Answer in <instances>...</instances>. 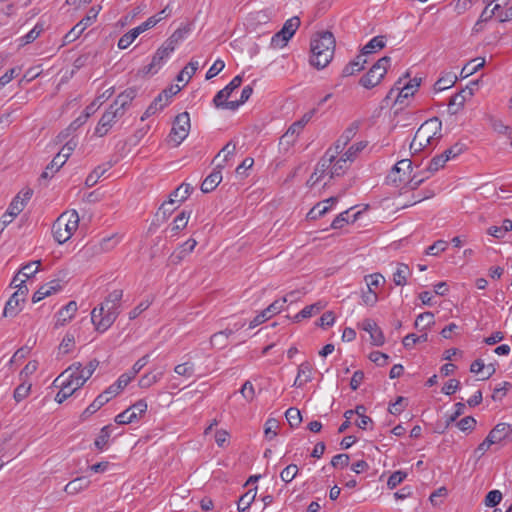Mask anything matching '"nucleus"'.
Listing matches in <instances>:
<instances>
[{
    "label": "nucleus",
    "mask_w": 512,
    "mask_h": 512,
    "mask_svg": "<svg viewBox=\"0 0 512 512\" xmlns=\"http://www.w3.org/2000/svg\"><path fill=\"white\" fill-rule=\"evenodd\" d=\"M122 297L123 290H113L99 306L92 310L91 321L96 331L104 333L113 325L120 313L119 308Z\"/></svg>",
    "instance_id": "obj_1"
},
{
    "label": "nucleus",
    "mask_w": 512,
    "mask_h": 512,
    "mask_svg": "<svg viewBox=\"0 0 512 512\" xmlns=\"http://www.w3.org/2000/svg\"><path fill=\"white\" fill-rule=\"evenodd\" d=\"M310 64L317 68H325L333 59L335 38L330 31H321L313 35L310 42Z\"/></svg>",
    "instance_id": "obj_2"
},
{
    "label": "nucleus",
    "mask_w": 512,
    "mask_h": 512,
    "mask_svg": "<svg viewBox=\"0 0 512 512\" xmlns=\"http://www.w3.org/2000/svg\"><path fill=\"white\" fill-rule=\"evenodd\" d=\"M441 121L438 118H432L425 121L416 131L410 144V149L414 152L421 151L431 145L434 140L441 137Z\"/></svg>",
    "instance_id": "obj_3"
},
{
    "label": "nucleus",
    "mask_w": 512,
    "mask_h": 512,
    "mask_svg": "<svg viewBox=\"0 0 512 512\" xmlns=\"http://www.w3.org/2000/svg\"><path fill=\"white\" fill-rule=\"evenodd\" d=\"M79 225V215L76 210L62 213L52 225V234L59 244L68 241Z\"/></svg>",
    "instance_id": "obj_4"
},
{
    "label": "nucleus",
    "mask_w": 512,
    "mask_h": 512,
    "mask_svg": "<svg viewBox=\"0 0 512 512\" xmlns=\"http://www.w3.org/2000/svg\"><path fill=\"white\" fill-rule=\"evenodd\" d=\"M390 64L391 58L389 56L380 58L376 63L373 64L369 71L360 78L359 84L366 89H372L376 87L381 83L387 74Z\"/></svg>",
    "instance_id": "obj_5"
},
{
    "label": "nucleus",
    "mask_w": 512,
    "mask_h": 512,
    "mask_svg": "<svg viewBox=\"0 0 512 512\" xmlns=\"http://www.w3.org/2000/svg\"><path fill=\"white\" fill-rule=\"evenodd\" d=\"M190 130V116L188 112H182L175 117L171 132L169 134L170 141L175 146L180 145L188 136Z\"/></svg>",
    "instance_id": "obj_6"
},
{
    "label": "nucleus",
    "mask_w": 512,
    "mask_h": 512,
    "mask_svg": "<svg viewBox=\"0 0 512 512\" xmlns=\"http://www.w3.org/2000/svg\"><path fill=\"white\" fill-rule=\"evenodd\" d=\"M124 114L125 113H123L122 110L111 104L100 118L95 128V135L99 137L105 136L113 124L116 123V121L120 119Z\"/></svg>",
    "instance_id": "obj_7"
},
{
    "label": "nucleus",
    "mask_w": 512,
    "mask_h": 512,
    "mask_svg": "<svg viewBox=\"0 0 512 512\" xmlns=\"http://www.w3.org/2000/svg\"><path fill=\"white\" fill-rule=\"evenodd\" d=\"M145 400H138L136 403L125 409L115 417V422L119 425L129 424L142 418L147 411Z\"/></svg>",
    "instance_id": "obj_8"
},
{
    "label": "nucleus",
    "mask_w": 512,
    "mask_h": 512,
    "mask_svg": "<svg viewBox=\"0 0 512 512\" xmlns=\"http://www.w3.org/2000/svg\"><path fill=\"white\" fill-rule=\"evenodd\" d=\"M286 303H287V297H283V298L275 300L266 309H264L261 313L256 315L253 318V320L250 321L249 328L253 329V328L257 327L258 325L267 321L273 315L280 313L283 310L284 305Z\"/></svg>",
    "instance_id": "obj_9"
},
{
    "label": "nucleus",
    "mask_w": 512,
    "mask_h": 512,
    "mask_svg": "<svg viewBox=\"0 0 512 512\" xmlns=\"http://www.w3.org/2000/svg\"><path fill=\"white\" fill-rule=\"evenodd\" d=\"M99 9L92 7L87 16L77 23L64 37L66 42H73L80 37L83 31L95 21Z\"/></svg>",
    "instance_id": "obj_10"
},
{
    "label": "nucleus",
    "mask_w": 512,
    "mask_h": 512,
    "mask_svg": "<svg viewBox=\"0 0 512 512\" xmlns=\"http://www.w3.org/2000/svg\"><path fill=\"white\" fill-rule=\"evenodd\" d=\"M336 155L332 153V149H328L325 155L320 159L314 169V175H317L312 185H316L324 175L329 174L331 170V164L335 161Z\"/></svg>",
    "instance_id": "obj_11"
},
{
    "label": "nucleus",
    "mask_w": 512,
    "mask_h": 512,
    "mask_svg": "<svg viewBox=\"0 0 512 512\" xmlns=\"http://www.w3.org/2000/svg\"><path fill=\"white\" fill-rule=\"evenodd\" d=\"M493 444H499L512 437V426L508 423H498L487 435Z\"/></svg>",
    "instance_id": "obj_12"
},
{
    "label": "nucleus",
    "mask_w": 512,
    "mask_h": 512,
    "mask_svg": "<svg viewBox=\"0 0 512 512\" xmlns=\"http://www.w3.org/2000/svg\"><path fill=\"white\" fill-rule=\"evenodd\" d=\"M360 124L358 121L352 122L342 133L335 143L333 152L335 155L341 153L346 145L354 138L357 131L359 130Z\"/></svg>",
    "instance_id": "obj_13"
},
{
    "label": "nucleus",
    "mask_w": 512,
    "mask_h": 512,
    "mask_svg": "<svg viewBox=\"0 0 512 512\" xmlns=\"http://www.w3.org/2000/svg\"><path fill=\"white\" fill-rule=\"evenodd\" d=\"M242 81V76L237 75L223 89L218 91L213 98L214 106H219L218 103L227 100L232 92L241 86Z\"/></svg>",
    "instance_id": "obj_14"
},
{
    "label": "nucleus",
    "mask_w": 512,
    "mask_h": 512,
    "mask_svg": "<svg viewBox=\"0 0 512 512\" xmlns=\"http://www.w3.org/2000/svg\"><path fill=\"white\" fill-rule=\"evenodd\" d=\"M223 165L218 163L216 168L204 179L201 184V191L203 193L212 192L222 181L221 169Z\"/></svg>",
    "instance_id": "obj_15"
},
{
    "label": "nucleus",
    "mask_w": 512,
    "mask_h": 512,
    "mask_svg": "<svg viewBox=\"0 0 512 512\" xmlns=\"http://www.w3.org/2000/svg\"><path fill=\"white\" fill-rule=\"evenodd\" d=\"M172 53L170 50H166L165 46L162 44L161 47H159L152 57V61L149 65L145 66L143 71L146 74H154L158 71V69L161 67L163 62L169 57V55Z\"/></svg>",
    "instance_id": "obj_16"
},
{
    "label": "nucleus",
    "mask_w": 512,
    "mask_h": 512,
    "mask_svg": "<svg viewBox=\"0 0 512 512\" xmlns=\"http://www.w3.org/2000/svg\"><path fill=\"white\" fill-rule=\"evenodd\" d=\"M362 329L370 334L371 342L375 346H381L385 342L382 330L378 327L375 321L365 319L362 322Z\"/></svg>",
    "instance_id": "obj_17"
},
{
    "label": "nucleus",
    "mask_w": 512,
    "mask_h": 512,
    "mask_svg": "<svg viewBox=\"0 0 512 512\" xmlns=\"http://www.w3.org/2000/svg\"><path fill=\"white\" fill-rule=\"evenodd\" d=\"M466 95H473L472 88L467 87L466 89H463L462 91L456 93L450 98L448 103V112L451 115L457 114L460 111V109L463 108L464 103L466 101Z\"/></svg>",
    "instance_id": "obj_18"
},
{
    "label": "nucleus",
    "mask_w": 512,
    "mask_h": 512,
    "mask_svg": "<svg viewBox=\"0 0 512 512\" xmlns=\"http://www.w3.org/2000/svg\"><path fill=\"white\" fill-rule=\"evenodd\" d=\"M194 188L188 184V183H182L179 187H177L171 194L168 202L163 203V208L165 209V206L167 205H174L176 202H183L185 201Z\"/></svg>",
    "instance_id": "obj_19"
},
{
    "label": "nucleus",
    "mask_w": 512,
    "mask_h": 512,
    "mask_svg": "<svg viewBox=\"0 0 512 512\" xmlns=\"http://www.w3.org/2000/svg\"><path fill=\"white\" fill-rule=\"evenodd\" d=\"M190 25H182L163 43L166 50L174 51L177 44L184 40L190 32Z\"/></svg>",
    "instance_id": "obj_20"
},
{
    "label": "nucleus",
    "mask_w": 512,
    "mask_h": 512,
    "mask_svg": "<svg viewBox=\"0 0 512 512\" xmlns=\"http://www.w3.org/2000/svg\"><path fill=\"white\" fill-rule=\"evenodd\" d=\"M137 96V89L134 87H129L120 93L114 102L112 103L118 109L122 110L123 113L126 112V109L129 107L133 99Z\"/></svg>",
    "instance_id": "obj_21"
},
{
    "label": "nucleus",
    "mask_w": 512,
    "mask_h": 512,
    "mask_svg": "<svg viewBox=\"0 0 512 512\" xmlns=\"http://www.w3.org/2000/svg\"><path fill=\"white\" fill-rule=\"evenodd\" d=\"M130 382L131 376L123 373L112 385L103 391V394L106 395L110 401L112 398L117 396Z\"/></svg>",
    "instance_id": "obj_22"
},
{
    "label": "nucleus",
    "mask_w": 512,
    "mask_h": 512,
    "mask_svg": "<svg viewBox=\"0 0 512 512\" xmlns=\"http://www.w3.org/2000/svg\"><path fill=\"white\" fill-rule=\"evenodd\" d=\"M312 370L313 367L308 361L301 363L298 367L297 377L293 386L302 387L307 382H310L312 380Z\"/></svg>",
    "instance_id": "obj_23"
},
{
    "label": "nucleus",
    "mask_w": 512,
    "mask_h": 512,
    "mask_svg": "<svg viewBox=\"0 0 512 512\" xmlns=\"http://www.w3.org/2000/svg\"><path fill=\"white\" fill-rule=\"evenodd\" d=\"M78 306L76 301L68 302L60 311L57 313L56 326H63L66 322L71 320L74 314L77 312Z\"/></svg>",
    "instance_id": "obj_24"
},
{
    "label": "nucleus",
    "mask_w": 512,
    "mask_h": 512,
    "mask_svg": "<svg viewBox=\"0 0 512 512\" xmlns=\"http://www.w3.org/2000/svg\"><path fill=\"white\" fill-rule=\"evenodd\" d=\"M366 63V59L364 55L361 53L357 55L352 61H350L342 70V77H349L354 75L356 72L364 69V65Z\"/></svg>",
    "instance_id": "obj_25"
},
{
    "label": "nucleus",
    "mask_w": 512,
    "mask_h": 512,
    "mask_svg": "<svg viewBox=\"0 0 512 512\" xmlns=\"http://www.w3.org/2000/svg\"><path fill=\"white\" fill-rule=\"evenodd\" d=\"M90 483L91 481L87 477H77L66 484L64 491L67 494L75 495L80 491L87 489Z\"/></svg>",
    "instance_id": "obj_26"
},
{
    "label": "nucleus",
    "mask_w": 512,
    "mask_h": 512,
    "mask_svg": "<svg viewBox=\"0 0 512 512\" xmlns=\"http://www.w3.org/2000/svg\"><path fill=\"white\" fill-rule=\"evenodd\" d=\"M169 101L165 99L163 96L158 94V96L152 101V103L147 107L143 115L141 116V121L149 118L150 116L156 114L157 112L163 110Z\"/></svg>",
    "instance_id": "obj_27"
},
{
    "label": "nucleus",
    "mask_w": 512,
    "mask_h": 512,
    "mask_svg": "<svg viewBox=\"0 0 512 512\" xmlns=\"http://www.w3.org/2000/svg\"><path fill=\"white\" fill-rule=\"evenodd\" d=\"M66 163L65 159L63 160L62 155H56L52 161L46 166L45 170L40 175L39 180H48L50 179L55 172H57L64 164Z\"/></svg>",
    "instance_id": "obj_28"
},
{
    "label": "nucleus",
    "mask_w": 512,
    "mask_h": 512,
    "mask_svg": "<svg viewBox=\"0 0 512 512\" xmlns=\"http://www.w3.org/2000/svg\"><path fill=\"white\" fill-rule=\"evenodd\" d=\"M315 113V109H312L305 113L302 118L296 122H294L285 133V137H288L289 135H298L302 129L309 123V121L312 119L313 115Z\"/></svg>",
    "instance_id": "obj_29"
},
{
    "label": "nucleus",
    "mask_w": 512,
    "mask_h": 512,
    "mask_svg": "<svg viewBox=\"0 0 512 512\" xmlns=\"http://www.w3.org/2000/svg\"><path fill=\"white\" fill-rule=\"evenodd\" d=\"M386 45L385 36L379 35L373 37L361 50V53L366 56L368 54L377 52L383 49Z\"/></svg>",
    "instance_id": "obj_30"
},
{
    "label": "nucleus",
    "mask_w": 512,
    "mask_h": 512,
    "mask_svg": "<svg viewBox=\"0 0 512 512\" xmlns=\"http://www.w3.org/2000/svg\"><path fill=\"white\" fill-rule=\"evenodd\" d=\"M109 402V399L106 395L99 394L94 401L83 411L81 418L83 420L87 419L89 416L97 412L102 406Z\"/></svg>",
    "instance_id": "obj_31"
},
{
    "label": "nucleus",
    "mask_w": 512,
    "mask_h": 512,
    "mask_svg": "<svg viewBox=\"0 0 512 512\" xmlns=\"http://www.w3.org/2000/svg\"><path fill=\"white\" fill-rule=\"evenodd\" d=\"M420 79L414 78L411 79L408 83L403 84L401 87H397V90H400L399 94H397V102H402L401 98H408L410 95H413L416 89L420 86Z\"/></svg>",
    "instance_id": "obj_32"
},
{
    "label": "nucleus",
    "mask_w": 512,
    "mask_h": 512,
    "mask_svg": "<svg viewBox=\"0 0 512 512\" xmlns=\"http://www.w3.org/2000/svg\"><path fill=\"white\" fill-rule=\"evenodd\" d=\"M411 274L410 268L407 264L398 263L395 272L393 273V282L397 286H404L407 283V277Z\"/></svg>",
    "instance_id": "obj_33"
},
{
    "label": "nucleus",
    "mask_w": 512,
    "mask_h": 512,
    "mask_svg": "<svg viewBox=\"0 0 512 512\" xmlns=\"http://www.w3.org/2000/svg\"><path fill=\"white\" fill-rule=\"evenodd\" d=\"M60 391L56 394L55 401L59 404L63 403L66 399H68L71 395L74 394L75 385H73L68 380L64 379L60 384Z\"/></svg>",
    "instance_id": "obj_34"
},
{
    "label": "nucleus",
    "mask_w": 512,
    "mask_h": 512,
    "mask_svg": "<svg viewBox=\"0 0 512 512\" xmlns=\"http://www.w3.org/2000/svg\"><path fill=\"white\" fill-rule=\"evenodd\" d=\"M349 212H350V209L340 213L331 223V228L332 229H341L345 224L349 223V222H355L359 215L361 214L360 211L356 212L353 214L352 216V219L350 220V217H349Z\"/></svg>",
    "instance_id": "obj_35"
},
{
    "label": "nucleus",
    "mask_w": 512,
    "mask_h": 512,
    "mask_svg": "<svg viewBox=\"0 0 512 512\" xmlns=\"http://www.w3.org/2000/svg\"><path fill=\"white\" fill-rule=\"evenodd\" d=\"M111 168V164L99 165L97 166L86 178L85 185L87 187H93L101 176H103L109 169Z\"/></svg>",
    "instance_id": "obj_36"
},
{
    "label": "nucleus",
    "mask_w": 512,
    "mask_h": 512,
    "mask_svg": "<svg viewBox=\"0 0 512 512\" xmlns=\"http://www.w3.org/2000/svg\"><path fill=\"white\" fill-rule=\"evenodd\" d=\"M257 494V487L253 489H249L245 494H243L238 503H237V509L239 512H245L251 504L255 501Z\"/></svg>",
    "instance_id": "obj_37"
},
{
    "label": "nucleus",
    "mask_w": 512,
    "mask_h": 512,
    "mask_svg": "<svg viewBox=\"0 0 512 512\" xmlns=\"http://www.w3.org/2000/svg\"><path fill=\"white\" fill-rule=\"evenodd\" d=\"M20 303H23L21 300H19L17 297H14L11 295V297L8 299V301L5 304L4 310H3V316L4 317H15L20 311Z\"/></svg>",
    "instance_id": "obj_38"
},
{
    "label": "nucleus",
    "mask_w": 512,
    "mask_h": 512,
    "mask_svg": "<svg viewBox=\"0 0 512 512\" xmlns=\"http://www.w3.org/2000/svg\"><path fill=\"white\" fill-rule=\"evenodd\" d=\"M112 428L113 426L111 424L101 428L99 435L94 441V445L98 450L102 451L107 446Z\"/></svg>",
    "instance_id": "obj_39"
},
{
    "label": "nucleus",
    "mask_w": 512,
    "mask_h": 512,
    "mask_svg": "<svg viewBox=\"0 0 512 512\" xmlns=\"http://www.w3.org/2000/svg\"><path fill=\"white\" fill-rule=\"evenodd\" d=\"M44 31V24L43 23H37L33 29H31L26 35L22 36L20 41V46H25L27 44H30L34 42Z\"/></svg>",
    "instance_id": "obj_40"
},
{
    "label": "nucleus",
    "mask_w": 512,
    "mask_h": 512,
    "mask_svg": "<svg viewBox=\"0 0 512 512\" xmlns=\"http://www.w3.org/2000/svg\"><path fill=\"white\" fill-rule=\"evenodd\" d=\"M510 230H512V221L510 219H505L501 226H491L487 232L489 235L500 239L503 238Z\"/></svg>",
    "instance_id": "obj_41"
},
{
    "label": "nucleus",
    "mask_w": 512,
    "mask_h": 512,
    "mask_svg": "<svg viewBox=\"0 0 512 512\" xmlns=\"http://www.w3.org/2000/svg\"><path fill=\"white\" fill-rule=\"evenodd\" d=\"M349 160L343 155L335 163L331 164L330 178L341 176L348 169Z\"/></svg>",
    "instance_id": "obj_42"
},
{
    "label": "nucleus",
    "mask_w": 512,
    "mask_h": 512,
    "mask_svg": "<svg viewBox=\"0 0 512 512\" xmlns=\"http://www.w3.org/2000/svg\"><path fill=\"white\" fill-rule=\"evenodd\" d=\"M435 323L434 314L432 312H424L417 316L414 326L417 329L424 330Z\"/></svg>",
    "instance_id": "obj_43"
},
{
    "label": "nucleus",
    "mask_w": 512,
    "mask_h": 512,
    "mask_svg": "<svg viewBox=\"0 0 512 512\" xmlns=\"http://www.w3.org/2000/svg\"><path fill=\"white\" fill-rule=\"evenodd\" d=\"M485 64V60L483 58H475L468 62L461 71V75L463 77H468L475 72H477L481 67Z\"/></svg>",
    "instance_id": "obj_44"
},
{
    "label": "nucleus",
    "mask_w": 512,
    "mask_h": 512,
    "mask_svg": "<svg viewBox=\"0 0 512 512\" xmlns=\"http://www.w3.org/2000/svg\"><path fill=\"white\" fill-rule=\"evenodd\" d=\"M199 68V62L191 60L179 73L177 76V81L181 82L185 80L186 83L191 79V77L195 74L197 69Z\"/></svg>",
    "instance_id": "obj_45"
},
{
    "label": "nucleus",
    "mask_w": 512,
    "mask_h": 512,
    "mask_svg": "<svg viewBox=\"0 0 512 512\" xmlns=\"http://www.w3.org/2000/svg\"><path fill=\"white\" fill-rule=\"evenodd\" d=\"M285 417L291 428H296L302 422L301 412L296 407H290L285 412Z\"/></svg>",
    "instance_id": "obj_46"
},
{
    "label": "nucleus",
    "mask_w": 512,
    "mask_h": 512,
    "mask_svg": "<svg viewBox=\"0 0 512 512\" xmlns=\"http://www.w3.org/2000/svg\"><path fill=\"white\" fill-rule=\"evenodd\" d=\"M140 35V32L135 27L131 29L129 32L125 33L118 41V48L119 49H126L128 48L133 41Z\"/></svg>",
    "instance_id": "obj_47"
},
{
    "label": "nucleus",
    "mask_w": 512,
    "mask_h": 512,
    "mask_svg": "<svg viewBox=\"0 0 512 512\" xmlns=\"http://www.w3.org/2000/svg\"><path fill=\"white\" fill-rule=\"evenodd\" d=\"M300 18L297 16L291 17L290 19L286 20L282 27V33L286 34L288 37L292 38L297 29L300 26Z\"/></svg>",
    "instance_id": "obj_48"
},
{
    "label": "nucleus",
    "mask_w": 512,
    "mask_h": 512,
    "mask_svg": "<svg viewBox=\"0 0 512 512\" xmlns=\"http://www.w3.org/2000/svg\"><path fill=\"white\" fill-rule=\"evenodd\" d=\"M97 106L96 102H92L85 108V114L83 116L78 117L73 123H71L70 128L77 129L82 124L86 122V120L96 112Z\"/></svg>",
    "instance_id": "obj_49"
},
{
    "label": "nucleus",
    "mask_w": 512,
    "mask_h": 512,
    "mask_svg": "<svg viewBox=\"0 0 512 512\" xmlns=\"http://www.w3.org/2000/svg\"><path fill=\"white\" fill-rule=\"evenodd\" d=\"M31 387H32L31 383L23 382V383L19 384L15 388L14 393H13V397H14L15 401L21 402L22 400H24L29 395V393L31 391Z\"/></svg>",
    "instance_id": "obj_50"
},
{
    "label": "nucleus",
    "mask_w": 512,
    "mask_h": 512,
    "mask_svg": "<svg viewBox=\"0 0 512 512\" xmlns=\"http://www.w3.org/2000/svg\"><path fill=\"white\" fill-rule=\"evenodd\" d=\"M455 81L456 76L448 74L437 80V82L434 84V90L439 92L448 89L454 85Z\"/></svg>",
    "instance_id": "obj_51"
},
{
    "label": "nucleus",
    "mask_w": 512,
    "mask_h": 512,
    "mask_svg": "<svg viewBox=\"0 0 512 512\" xmlns=\"http://www.w3.org/2000/svg\"><path fill=\"white\" fill-rule=\"evenodd\" d=\"M466 150V145L462 142H457L454 145H452L450 148L446 149L442 155L444 158H447V161L450 159H454L458 155H460L462 152Z\"/></svg>",
    "instance_id": "obj_52"
},
{
    "label": "nucleus",
    "mask_w": 512,
    "mask_h": 512,
    "mask_svg": "<svg viewBox=\"0 0 512 512\" xmlns=\"http://www.w3.org/2000/svg\"><path fill=\"white\" fill-rule=\"evenodd\" d=\"M189 215L190 213L187 214L185 211L179 213L172 223L171 230L175 233L183 230L187 226Z\"/></svg>",
    "instance_id": "obj_53"
},
{
    "label": "nucleus",
    "mask_w": 512,
    "mask_h": 512,
    "mask_svg": "<svg viewBox=\"0 0 512 512\" xmlns=\"http://www.w3.org/2000/svg\"><path fill=\"white\" fill-rule=\"evenodd\" d=\"M331 206L324 205V203H317L307 214V217L311 220L318 219L325 215Z\"/></svg>",
    "instance_id": "obj_54"
},
{
    "label": "nucleus",
    "mask_w": 512,
    "mask_h": 512,
    "mask_svg": "<svg viewBox=\"0 0 512 512\" xmlns=\"http://www.w3.org/2000/svg\"><path fill=\"white\" fill-rule=\"evenodd\" d=\"M174 372L179 376L191 377L194 375L195 372L194 364L189 361L182 364H178L177 366H175Z\"/></svg>",
    "instance_id": "obj_55"
},
{
    "label": "nucleus",
    "mask_w": 512,
    "mask_h": 512,
    "mask_svg": "<svg viewBox=\"0 0 512 512\" xmlns=\"http://www.w3.org/2000/svg\"><path fill=\"white\" fill-rule=\"evenodd\" d=\"M297 474H298L297 465L290 464L281 471L280 478L282 481L289 483L297 476Z\"/></svg>",
    "instance_id": "obj_56"
},
{
    "label": "nucleus",
    "mask_w": 512,
    "mask_h": 512,
    "mask_svg": "<svg viewBox=\"0 0 512 512\" xmlns=\"http://www.w3.org/2000/svg\"><path fill=\"white\" fill-rule=\"evenodd\" d=\"M365 282L369 290H374V288H377L381 284H383L385 282V279L380 273H374L365 276Z\"/></svg>",
    "instance_id": "obj_57"
},
{
    "label": "nucleus",
    "mask_w": 512,
    "mask_h": 512,
    "mask_svg": "<svg viewBox=\"0 0 512 512\" xmlns=\"http://www.w3.org/2000/svg\"><path fill=\"white\" fill-rule=\"evenodd\" d=\"M24 201H20V193L12 200L6 212L9 213L12 218H15L23 209Z\"/></svg>",
    "instance_id": "obj_58"
},
{
    "label": "nucleus",
    "mask_w": 512,
    "mask_h": 512,
    "mask_svg": "<svg viewBox=\"0 0 512 512\" xmlns=\"http://www.w3.org/2000/svg\"><path fill=\"white\" fill-rule=\"evenodd\" d=\"M162 373L152 374L146 373L139 379L140 388H149L160 379Z\"/></svg>",
    "instance_id": "obj_59"
},
{
    "label": "nucleus",
    "mask_w": 512,
    "mask_h": 512,
    "mask_svg": "<svg viewBox=\"0 0 512 512\" xmlns=\"http://www.w3.org/2000/svg\"><path fill=\"white\" fill-rule=\"evenodd\" d=\"M502 500V493L499 490H491L485 497L484 504L487 507H495Z\"/></svg>",
    "instance_id": "obj_60"
},
{
    "label": "nucleus",
    "mask_w": 512,
    "mask_h": 512,
    "mask_svg": "<svg viewBox=\"0 0 512 512\" xmlns=\"http://www.w3.org/2000/svg\"><path fill=\"white\" fill-rule=\"evenodd\" d=\"M149 355H144L140 359H138L132 369L129 372H126L128 376H131V380L148 364Z\"/></svg>",
    "instance_id": "obj_61"
},
{
    "label": "nucleus",
    "mask_w": 512,
    "mask_h": 512,
    "mask_svg": "<svg viewBox=\"0 0 512 512\" xmlns=\"http://www.w3.org/2000/svg\"><path fill=\"white\" fill-rule=\"evenodd\" d=\"M407 477V473L404 471H396L392 473L387 481V486L390 489L396 488L405 478Z\"/></svg>",
    "instance_id": "obj_62"
},
{
    "label": "nucleus",
    "mask_w": 512,
    "mask_h": 512,
    "mask_svg": "<svg viewBox=\"0 0 512 512\" xmlns=\"http://www.w3.org/2000/svg\"><path fill=\"white\" fill-rule=\"evenodd\" d=\"M290 39H291L290 37H288L286 34H283L282 30H280L279 32L275 33L272 36L271 46L273 48H282V47L286 46V44L288 43V41Z\"/></svg>",
    "instance_id": "obj_63"
},
{
    "label": "nucleus",
    "mask_w": 512,
    "mask_h": 512,
    "mask_svg": "<svg viewBox=\"0 0 512 512\" xmlns=\"http://www.w3.org/2000/svg\"><path fill=\"white\" fill-rule=\"evenodd\" d=\"M446 162L447 158H444L442 154L436 155L430 160L429 165L427 167V171L434 173L438 171L440 168L444 167Z\"/></svg>",
    "instance_id": "obj_64"
}]
</instances>
